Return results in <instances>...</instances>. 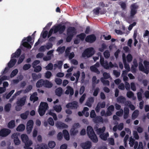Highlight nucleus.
Segmentation results:
<instances>
[{"label":"nucleus","mask_w":149,"mask_h":149,"mask_svg":"<svg viewBox=\"0 0 149 149\" xmlns=\"http://www.w3.org/2000/svg\"><path fill=\"white\" fill-rule=\"evenodd\" d=\"M15 126L14 120H12L9 122L8 125V127L10 129H12Z\"/></svg>","instance_id":"37"},{"label":"nucleus","mask_w":149,"mask_h":149,"mask_svg":"<svg viewBox=\"0 0 149 149\" xmlns=\"http://www.w3.org/2000/svg\"><path fill=\"white\" fill-rule=\"evenodd\" d=\"M31 37H28L24 38L22 40V45L24 47L29 49H31V46L30 45V41L31 40Z\"/></svg>","instance_id":"10"},{"label":"nucleus","mask_w":149,"mask_h":149,"mask_svg":"<svg viewBox=\"0 0 149 149\" xmlns=\"http://www.w3.org/2000/svg\"><path fill=\"white\" fill-rule=\"evenodd\" d=\"M90 116L91 118H93V121L95 123L99 122H102V119L100 116H97L95 117L96 115L94 110H92L90 113Z\"/></svg>","instance_id":"12"},{"label":"nucleus","mask_w":149,"mask_h":149,"mask_svg":"<svg viewBox=\"0 0 149 149\" xmlns=\"http://www.w3.org/2000/svg\"><path fill=\"white\" fill-rule=\"evenodd\" d=\"M105 129V127H103L102 129L99 128L97 130V133L98 134L100 135V136L101 139L104 140H106L107 137L109 136L108 133L102 134L104 131Z\"/></svg>","instance_id":"7"},{"label":"nucleus","mask_w":149,"mask_h":149,"mask_svg":"<svg viewBox=\"0 0 149 149\" xmlns=\"http://www.w3.org/2000/svg\"><path fill=\"white\" fill-rule=\"evenodd\" d=\"M68 109L71 108L72 109H76L78 107L77 103L74 101L72 103H69L67 104L66 106Z\"/></svg>","instance_id":"19"},{"label":"nucleus","mask_w":149,"mask_h":149,"mask_svg":"<svg viewBox=\"0 0 149 149\" xmlns=\"http://www.w3.org/2000/svg\"><path fill=\"white\" fill-rule=\"evenodd\" d=\"M37 93H34L30 97V100L33 101V102L37 101L38 99V97H37Z\"/></svg>","instance_id":"24"},{"label":"nucleus","mask_w":149,"mask_h":149,"mask_svg":"<svg viewBox=\"0 0 149 149\" xmlns=\"http://www.w3.org/2000/svg\"><path fill=\"white\" fill-rule=\"evenodd\" d=\"M139 111L138 110H135L133 112L132 115V117L133 118H136L138 115Z\"/></svg>","instance_id":"58"},{"label":"nucleus","mask_w":149,"mask_h":149,"mask_svg":"<svg viewBox=\"0 0 149 149\" xmlns=\"http://www.w3.org/2000/svg\"><path fill=\"white\" fill-rule=\"evenodd\" d=\"M93 102L94 100L93 98L91 97L90 98H88L86 102V105L89 107H91V106L92 103Z\"/></svg>","instance_id":"33"},{"label":"nucleus","mask_w":149,"mask_h":149,"mask_svg":"<svg viewBox=\"0 0 149 149\" xmlns=\"http://www.w3.org/2000/svg\"><path fill=\"white\" fill-rule=\"evenodd\" d=\"M87 131L88 135L90 138L93 142H97L98 141V139L92 127L90 126H88Z\"/></svg>","instance_id":"3"},{"label":"nucleus","mask_w":149,"mask_h":149,"mask_svg":"<svg viewBox=\"0 0 149 149\" xmlns=\"http://www.w3.org/2000/svg\"><path fill=\"white\" fill-rule=\"evenodd\" d=\"M19 80L18 79H15L14 80L11 82V84H17L19 80H21L22 79V75H20L19 77Z\"/></svg>","instance_id":"50"},{"label":"nucleus","mask_w":149,"mask_h":149,"mask_svg":"<svg viewBox=\"0 0 149 149\" xmlns=\"http://www.w3.org/2000/svg\"><path fill=\"white\" fill-rule=\"evenodd\" d=\"M52 84L50 81L48 80L45 81L44 86L48 88H50L52 87Z\"/></svg>","instance_id":"39"},{"label":"nucleus","mask_w":149,"mask_h":149,"mask_svg":"<svg viewBox=\"0 0 149 149\" xmlns=\"http://www.w3.org/2000/svg\"><path fill=\"white\" fill-rule=\"evenodd\" d=\"M11 105L10 104H6L4 107V110L6 111H10Z\"/></svg>","instance_id":"47"},{"label":"nucleus","mask_w":149,"mask_h":149,"mask_svg":"<svg viewBox=\"0 0 149 149\" xmlns=\"http://www.w3.org/2000/svg\"><path fill=\"white\" fill-rule=\"evenodd\" d=\"M76 33L75 29L73 27L69 28L67 31L68 36L66 39V41L69 42L71 40L72 37Z\"/></svg>","instance_id":"9"},{"label":"nucleus","mask_w":149,"mask_h":149,"mask_svg":"<svg viewBox=\"0 0 149 149\" xmlns=\"http://www.w3.org/2000/svg\"><path fill=\"white\" fill-rule=\"evenodd\" d=\"M16 62V60L15 58H13L11 57L10 61L8 63V65L9 68L6 67L4 70L2 72L3 74L6 73L9 70V68H11L14 65Z\"/></svg>","instance_id":"11"},{"label":"nucleus","mask_w":149,"mask_h":149,"mask_svg":"<svg viewBox=\"0 0 149 149\" xmlns=\"http://www.w3.org/2000/svg\"><path fill=\"white\" fill-rule=\"evenodd\" d=\"M57 127L59 129L63 128H66L68 127V125L65 124L64 123L61 122L57 123L56 124Z\"/></svg>","instance_id":"28"},{"label":"nucleus","mask_w":149,"mask_h":149,"mask_svg":"<svg viewBox=\"0 0 149 149\" xmlns=\"http://www.w3.org/2000/svg\"><path fill=\"white\" fill-rule=\"evenodd\" d=\"M25 56L24 54L22 55L19 58V60L18 61V64H20L23 61L24 58Z\"/></svg>","instance_id":"59"},{"label":"nucleus","mask_w":149,"mask_h":149,"mask_svg":"<svg viewBox=\"0 0 149 149\" xmlns=\"http://www.w3.org/2000/svg\"><path fill=\"white\" fill-rule=\"evenodd\" d=\"M126 58L127 62H130L132 61V57L131 54H129L127 56Z\"/></svg>","instance_id":"55"},{"label":"nucleus","mask_w":149,"mask_h":149,"mask_svg":"<svg viewBox=\"0 0 149 149\" xmlns=\"http://www.w3.org/2000/svg\"><path fill=\"white\" fill-rule=\"evenodd\" d=\"M67 89L65 91V93L67 95L70 94L71 95H73L74 93L73 89L70 86H67Z\"/></svg>","instance_id":"25"},{"label":"nucleus","mask_w":149,"mask_h":149,"mask_svg":"<svg viewBox=\"0 0 149 149\" xmlns=\"http://www.w3.org/2000/svg\"><path fill=\"white\" fill-rule=\"evenodd\" d=\"M127 97L129 98H131L133 100H135L136 97L134 96L133 93L131 91H129L127 93Z\"/></svg>","instance_id":"42"},{"label":"nucleus","mask_w":149,"mask_h":149,"mask_svg":"<svg viewBox=\"0 0 149 149\" xmlns=\"http://www.w3.org/2000/svg\"><path fill=\"white\" fill-rule=\"evenodd\" d=\"M71 47H67L65 51V54L66 55L68 56V57L70 59H71L74 57V54L73 52H72L70 54H69Z\"/></svg>","instance_id":"21"},{"label":"nucleus","mask_w":149,"mask_h":149,"mask_svg":"<svg viewBox=\"0 0 149 149\" xmlns=\"http://www.w3.org/2000/svg\"><path fill=\"white\" fill-rule=\"evenodd\" d=\"M65 28L64 26L61 24L54 26L49 31L48 37H49L53 33H56L58 31H59L60 33H62L65 30Z\"/></svg>","instance_id":"2"},{"label":"nucleus","mask_w":149,"mask_h":149,"mask_svg":"<svg viewBox=\"0 0 149 149\" xmlns=\"http://www.w3.org/2000/svg\"><path fill=\"white\" fill-rule=\"evenodd\" d=\"M21 138L22 141L25 144L24 148L25 149H32L31 147L32 144V142L29 140L28 136L25 134H22L21 135Z\"/></svg>","instance_id":"1"},{"label":"nucleus","mask_w":149,"mask_h":149,"mask_svg":"<svg viewBox=\"0 0 149 149\" xmlns=\"http://www.w3.org/2000/svg\"><path fill=\"white\" fill-rule=\"evenodd\" d=\"M25 129V125L24 124H21L18 126L16 129L17 131L22 132L24 131Z\"/></svg>","instance_id":"35"},{"label":"nucleus","mask_w":149,"mask_h":149,"mask_svg":"<svg viewBox=\"0 0 149 149\" xmlns=\"http://www.w3.org/2000/svg\"><path fill=\"white\" fill-rule=\"evenodd\" d=\"M55 82L57 84L60 85L62 83V80L60 78H56L55 79Z\"/></svg>","instance_id":"63"},{"label":"nucleus","mask_w":149,"mask_h":149,"mask_svg":"<svg viewBox=\"0 0 149 149\" xmlns=\"http://www.w3.org/2000/svg\"><path fill=\"white\" fill-rule=\"evenodd\" d=\"M54 110L57 112H59L61 111L62 108L60 105H56L54 107Z\"/></svg>","instance_id":"44"},{"label":"nucleus","mask_w":149,"mask_h":149,"mask_svg":"<svg viewBox=\"0 0 149 149\" xmlns=\"http://www.w3.org/2000/svg\"><path fill=\"white\" fill-rule=\"evenodd\" d=\"M52 76V73L49 71L46 72L45 74V77L47 79L50 78Z\"/></svg>","instance_id":"46"},{"label":"nucleus","mask_w":149,"mask_h":149,"mask_svg":"<svg viewBox=\"0 0 149 149\" xmlns=\"http://www.w3.org/2000/svg\"><path fill=\"white\" fill-rule=\"evenodd\" d=\"M33 122L32 120H29L26 123V131L28 134H30L31 132L33 127Z\"/></svg>","instance_id":"15"},{"label":"nucleus","mask_w":149,"mask_h":149,"mask_svg":"<svg viewBox=\"0 0 149 149\" xmlns=\"http://www.w3.org/2000/svg\"><path fill=\"white\" fill-rule=\"evenodd\" d=\"M18 71L17 69H15L13 70L11 72L10 75V77L12 78L15 76L17 73Z\"/></svg>","instance_id":"54"},{"label":"nucleus","mask_w":149,"mask_h":149,"mask_svg":"<svg viewBox=\"0 0 149 149\" xmlns=\"http://www.w3.org/2000/svg\"><path fill=\"white\" fill-rule=\"evenodd\" d=\"M134 140L131 137L130 138V140L129 142V144L131 147H132L134 144Z\"/></svg>","instance_id":"61"},{"label":"nucleus","mask_w":149,"mask_h":149,"mask_svg":"<svg viewBox=\"0 0 149 149\" xmlns=\"http://www.w3.org/2000/svg\"><path fill=\"white\" fill-rule=\"evenodd\" d=\"M138 7L136 4H134L131 6V14L132 15H134L136 13L135 9Z\"/></svg>","instance_id":"26"},{"label":"nucleus","mask_w":149,"mask_h":149,"mask_svg":"<svg viewBox=\"0 0 149 149\" xmlns=\"http://www.w3.org/2000/svg\"><path fill=\"white\" fill-rule=\"evenodd\" d=\"M105 103L104 102L98 103L95 109L96 111L97 112H98L100 108H104L105 107Z\"/></svg>","instance_id":"32"},{"label":"nucleus","mask_w":149,"mask_h":149,"mask_svg":"<svg viewBox=\"0 0 149 149\" xmlns=\"http://www.w3.org/2000/svg\"><path fill=\"white\" fill-rule=\"evenodd\" d=\"M48 145L49 148H53L55 146L56 143L54 141H50L49 142Z\"/></svg>","instance_id":"43"},{"label":"nucleus","mask_w":149,"mask_h":149,"mask_svg":"<svg viewBox=\"0 0 149 149\" xmlns=\"http://www.w3.org/2000/svg\"><path fill=\"white\" fill-rule=\"evenodd\" d=\"M80 146L83 149H90L91 147V143L87 141L81 144Z\"/></svg>","instance_id":"18"},{"label":"nucleus","mask_w":149,"mask_h":149,"mask_svg":"<svg viewBox=\"0 0 149 149\" xmlns=\"http://www.w3.org/2000/svg\"><path fill=\"white\" fill-rule=\"evenodd\" d=\"M19 134L18 133H15L11 136V138L13 139L15 145H18L21 143V141L19 139Z\"/></svg>","instance_id":"13"},{"label":"nucleus","mask_w":149,"mask_h":149,"mask_svg":"<svg viewBox=\"0 0 149 149\" xmlns=\"http://www.w3.org/2000/svg\"><path fill=\"white\" fill-rule=\"evenodd\" d=\"M55 92L56 95L60 96L63 93V89L60 87L56 89Z\"/></svg>","instance_id":"36"},{"label":"nucleus","mask_w":149,"mask_h":149,"mask_svg":"<svg viewBox=\"0 0 149 149\" xmlns=\"http://www.w3.org/2000/svg\"><path fill=\"white\" fill-rule=\"evenodd\" d=\"M99 55L100 56V64L104 68L107 69L109 68H111L113 66V65L111 62H110L109 64L107 61H104V58L101 56V54H100Z\"/></svg>","instance_id":"8"},{"label":"nucleus","mask_w":149,"mask_h":149,"mask_svg":"<svg viewBox=\"0 0 149 149\" xmlns=\"http://www.w3.org/2000/svg\"><path fill=\"white\" fill-rule=\"evenodd\" d=\"M79 126V123H76L74 124L73 127L71 129L70 131V135L71 136L76 135L78 132V130L77 128Z\"/></svg>","instance_id":"16"},{"label":"nucleus","mask_w":149,"mask_h":149,"mask_svg":"<svg viewBox=\"0 0 149 149\" xmlns=\"http://www.w3.org/2000/svg\"><path fill=\"white\" fill-rule=\"evenodd\" d=\"M144 64L145 69L144 68L143 65L140 63H139V68L140 70L144 72L145 73H149V62L146 61H144Z\"/></svg>","instance_id":"5"},{"label":"nucleus","mask_w":149,"mask_h":149,"mask_svg":"<svg viewBox=\"0 0 149 149\" xmlns=\"http://www.w3.org/2000/svg\"><path fill=\"white\" fill-rule=\"evenodd\" d=\"M15 90H12L10 93H9L6 96V98L7 99H9L11 95L14 93L15 92Z\"/></svg>","instance_id":"62"},{"label":"nucleus","mask_w":149,"mask_h":149,"mask_svg":"<svg viewBox=\"0 0 149 149\" xmlns=\"http://www.w3.org/2000/svg\"><path fill=\"white\" fill-rule=\"evenodd\" d=\"M63 133L64 138L67 141L70 139L69 134L68 131L66 130H64L63 131Z\"/></svg>","instance_id":"31"},{"label":"nucleus","mask_w":149,"mask_h":149,"mask_svg":"<svg viewBox=\"0 0 149 149\" xmlns=\"http://www.w3.org/2000/svg\"><path fill=\"white\" fill-rule=\"evenodd\" d=\"M114 110V107L113 105L109 106L108 108L107 111V112L106 115L107 116H110Z\"/></svg>","instance_id":"27"},{"label":"nucleus","mask_w":149,"mask_h":149,"mask_svg":"<svg viewBox=\"0 0 149 149\" xmlns=\"http://www.w3.org/2000/svg\"><path fill=\"white\" fill-rule=\"evenodd\" d=\"M65 49V47H63L58 48L57 50L59 53H62L64 52Z\"/></svg>","instance_id":"53"},{"label":"nucleus","mask_w":149,"mask_h":149,"mask_svg":"<svg viewBox=\"0 0 149 149\" xmlns=\"http://www.w3.org/2000/svg\"><path fill=\"white\" fill-rule=\"evenodd\" d=\"M99 66L100 64L99 63H97L95 65L91 66L90 67V69L91 71L94 72L97 74H99L100 72L98 70L97 68L99 67Z\"/></svg>","instance_id":"22"},{"label":"nucleus","mask_w":149,"mask_h":149,"mask_svg":"<svg viewBox=\"0 0 149 149\" xmlns=\"http://www.w3.org/2000/svg\"><path fill=\"white\" fill-rule=\"evenodd\" d=\"M133 64L131 67V69L132 71L134 72L136 68L138 66V63L136 59H134L133 61Z\"/></svg>","instance_id":"34"},{"label":"nucleus","mask_w":149,"mask_h":149,"mask_svg":"<svg viewBox=\"0 0 149 149\" xmlns=\"http://www.w3.org/2000/svg\"><path fill=\"white\" fill-rule=\"evenodd\" d=\"M33 68H34V71L36 72L40 71L42 69L40 65L35 66Z\"/></svg>","instance_id":"49"},{"label":"nucleus","mask_w":149,"mask_h":149,"mask_svg":"<svg viewBox=\"0 0 149 149\" xmlns=\"http://www.w3.org/2000/svg\"><path fill=\"white\" fill-rule=\"evenodd\" d=\"M53 64L51 63H49L45 67V68L47 70H51L53 69Z\"/></svg>","instance_id":"51"},{"label":"nucleus","mask_w":149,"mask_h":149,"mask_svg":"<svg viewBox=\"0 0 149 149\" xmlns=\"http://www.w3.org/2000/svg\"><path fill=\"white\" fill-rule=\"evenodd\" d=\"M48 108L47 104L46 102H41L40 104L38 110V112L41 116H43L45 111Z\"/></svg>","instance_id":"4"},{"label":"nucleus","mask_w":149,"mask_h":149,"mask_svg":"<svg viewBox=\"0 0 149 149\" xmlns=\"http://www.w3.org/2000/svg\"><path fill=\"white\" fill-rule=\"evenodd\" d=\"M104 57L106 58H108L110 56L109 52L108 50H106L104 52Z\"/></svg>","instance_id":"56"},{"label":"nucleus","mask_w":149,"mask_h":149,"mask_svg":"<svg viewBox=\"0 0 149 149\" xmlns=\"http://www.w3.org/2000/svg\"><path fill=\"white\" fill-rule=\"evenodd\" d=\"M21 52V50L18 49L15 53L12 54L11 57L13 58L17 57L20 54Z\"/></svg>","instance_id":"30"},{"label":"nucleus","mask_w":149,"mask_h":149,"mask_svg":"<svg viewBox=\"0 0 149 149\" xmlns=\"http://www.w3.org/2000/svg\"><path fill=\"white\" fill-rule=\"evenodd\" d=\"M26 100V97H24L19 100H18L17 102V104L22 106L24 104Z\"/></svg>","instance_id":"29"},{"label":"nucleus","mask_w":149,"mask_h":149,"mask_svg":"<svg viewBox=\"0 0 149 149\" xmlns=\"http://www.w3.org/2000/svg\"><path fill=\"white\" fill-rule=\"evenodd\" d=\"M9 77L6 76H0V85L2 84V82L4 80H9Z\"/></svg>","instance_id":"45"},{"label":"nucleus","mask_w":149,"mask_h":149,"mask_svg":"<svg viewBox=\"0 0 149 149\" xmlns=\"http://www.w3.org/2000/svg\"><path fill=\"white\" fill-rule=\"evenodd\" d=\"M89 110L88 108L87 107H85L82 111L83 114L86 117H88L89 116V113L88 111Z\"/></svg>","instance_id":"40"},{"label":"nucleus","mask_w":149,"mask_h":149,"mask_svg":"<svg viewBox=\"0 0 149 149\" xmlns=\"http://www.w3.org/2000/svg\"><path fill=\"white\" fill-rule=\"evenodd\" d=\"M96 38L95 35H91L88 36L85 39L86 41L89 42H92L95 41Z\"/></svg>","instance_id":"20"},{"label":"nucleus","mask_w":149,"mask_h":149,"mask_svg":"<svg viewBox=\"0 0 149 149\" xmlns=\"http://www.w3.org/2000/svg\"><path fill=\"white\" fill-rule=\"evenodd\" d=\"M31 65L29 64H26L24 66L23 69L25 70H27L31 67Z\"/></svg>","instance_id":"64"},{"label":"nucleus","mask_w":149,"mask_h":149,"mask_svg":"<svg viewBox=\"0 0 149 149\" xmlns=\"http://www.w3.org/2000/svg\"><path fill=\"white\" fill-rule=\"evenodd\" d=\"M85 37V34L83 33L77 35L76 39L74 40V43L75 44H78L81 41L84 40Z\"/></svg>","instance_id":"14"},{"label":"nucleus","mask_w":149,"mask_h":149,"mask_svg":"<svg viewBox=\"0 0 149 149\" xmlns=\"http://www.w3.org/2000/svg\"><path fill=\"white\" fill-rule=\"evenodd\" d=\"M11 132L10 130L8 129H3L0 131V136L5 137L9 134Z\"/></svg>","instance_id":"17"},{"label":"nucleus","mask_w":149,"mask_h":149,"mask_svg":"<svg viewBox=\"0 0 149 149\" xmlns=\"http://www.w3.org/2000/svg\"><path fill=\"white\" fill-rule=\"evenodd\" d=\"M118 101L121 103H124L125 101V99L123 97H119L117 99Z\"/></svg>","instance_id":"60"},{"label":"nucleus","mask_w":149,"mask_h":149,"mask_svg":"<svg viewBox=\"0 0 149 149\" xmlns=\"http://www.w3.org/2000/svg\"><path fill=\"white\" fill-rule=\"evenodd\" d=\"M122 58L123 62L124 64L125 68L128 71H129L130 70V66L127 63V61L126 59L125 55V54H123Z\"/></svg>","instance_id":"23"},{"label":"nucleus","mask_w":149,"mask_h":149,"mask_svg":"<svg viewBox=\"0 0 149 149\" xmlns=\"http://www.w3.org/2000/svg\"><path fill=\"white\" fill-rule=\"evenodd\" d=\"M49 114L53 116L54 120H57L56 116L55 113H53L52 111H50L49 112Z\"/></svg>","instance_id":"57"},{"label":"nucleus","mask_w":149,"mask_h":149,"mask_svg":"<svg viewBox=\"0 0 149 149\" xmlns=\"http://www.w3.org/2000/svg\"><path fill=\"white\" fill-rule=\"evenodd\" d=\"M45 81L42 79H40L39 80L36 84V86L37 87L39 88L42 86H44Z\"/></svg>","instance_id":"38"},{"label":"nucleus","mask_w":149,"mask_h":149,"mask_svg":"<svg viewBox=\"0 0 149 149\" xmlns=\"http://www.w3.org/2000/svg\"><path fill=\"white\" fill-rule=\"evenodd\" d=\"M129 111V109L128 108H124V118H126L127 117Z\"/></svg>","instance_id":"52"},{"label":"nucleus","mask_w":149,"mask_h":149,"mask_svg":"<svg viewBox=\"0 0 149 149\" xmlns=\"http://www.w3.org/2000/svg\"><path fill=\"white\" fill-rule=\"evenodd\" d=\"M29 113V111H26L25 113L21 114L20 115L21 118L23 119H26Z\"/></svg>","instance_id":"41"},{"label":"nucleus","mask_w":149,"mask_h":149,"mask_svg":"<svg viewBox=\"0 0 149 149\" xmlns=\"http://www.w3.org/2000/svg\"><path fill=\"white\" fill-rule=\"evenodd\" d=\"M94 53V51L93 48L90 47L85 50L82 54L83 57L87 58L90 57Z\"/></svg>","instance_id":"6"},{"label":"nucleus","mask_w":149,"mask_h":149,"mask_svg":"<svg viewBox=\"0 0 149 149\" xmlns=\"http://www.w3.org/2000/svg\"><path fill=\"white\" fill-rule=\"evenodd\" d=\"M80 75V72L79 71H77L73 74V75L76 77V80L77 81Z\"/></svg>","instance_id":"48"}]
</instances>
